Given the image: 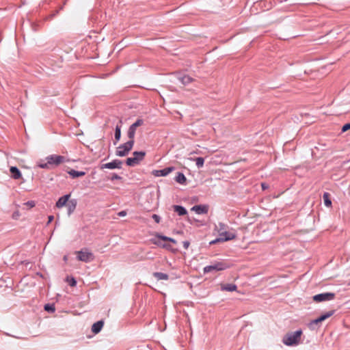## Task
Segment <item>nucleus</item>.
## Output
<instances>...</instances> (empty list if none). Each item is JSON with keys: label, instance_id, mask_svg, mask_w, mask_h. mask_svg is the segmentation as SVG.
Here are the masks:
<instances>
[{"label": "nucleus", "instance_id": "obj_1", "mask_svg": "<svg viewBox=\"0 0 350 350\" xmlns=\"http://www.w3.org/2000/svg\"><path fill=\"white\" fill-rule=\"evenodd\" d=\"M46 162L40 163L38 166L42 169L51 170L66 161V157L62 155L51 154L46 157Z\"/></svg>", "mask_w": 350, "mask_h": 350}, {"label": "nucleus", "instance_id": "obj_2", "mask_svg": "<svg viewBox=\"0 0 350 350\" xmlns=\"http://www.w3.org/2000/svg\"><path fill=\"white\" fill-rule=\"evenodd\" d=\"M302 330L298 329L293 332L287 333L283 338V342L287 346L297 345L300 342Z\"/></svg>", "mask_w": 350, "mask_h": 350}, {"label": "nucleus", "instance_id": "obj_3", "mask_svg": "<svg viewBox=\"0 0 350 350\" xmlns=\"http://www.w3.org/2000/svg\"><path fill=\"white\" fill-rule=\"evenodd\" d=\"M219 237L223 241H228L236 238V234L227 231L228 226L224 223L219 222L217 226Z\"/></svg>", "mask_w": 350, "mask_h": 350}, {"label": "nucleus", "instance_id": "obj_4", "mask_svg": "<svg viewBox=\"0 0 350 350\" xmlns=\"http://www.w3.org/2000/svg\"><path fill=\"white\" fill-rule=\"evenodd\" d=\"M231 267V265L226 261L215 262L213 265L204 267L203 271L207 273L211 271H219L226 270Z\"/></svg>", "mask_w": 350, "mask_h": 350}, {"label": "nucleus", "instance_id": "obj_5", "mask_svg": "<svg viewBox=\"0 0 350 350\" xmlns=\"http://www.w3.org/2000/svg\"><path fill=\"white\" fill-rule=\"evenodd\" d=\"M135 144V140H129L126 143L120 144L117 147L116 150V155L118 157H125L132 150Z\"/></svg>", "mask_w": 350, "mask_h": 350}, {"label": "nucleus", "instance_id": "obj_6", "mask_svg": "<svg viewBox=\"0 0 350 350\" xmlns=\"http://www.w3.org/2000/svg\"><path fill=\"white\" fill-rule=\"evenodd\" d=\"M145 151H135L133 152V157H129L126 160V164L128 166H135L140 163L142 161L146 156Z\"/></svg>", "mask_w": 350, "mask_h": 350}, {"label": "nucleus", "instance_id": "obj_7", "mask_svg": "<svg viewBox=\"0 0 350 350\" xmlns=\"http://www.w3.org/2000/svg\"><path fill=\"white\" fill-rule=\"evenodd\" d=\"M76 254L77 260L84 262H90L94 259V254L88 248H83L80 251L76 252Z\"/></svg>", "mask_w": 350, "mask_h": 350}, {"label": "nucleus", "instance_id": "obj_8", "mask_svg": "<svg viewBox=\"0 0 350 350\" xmlns=\"http://www.w3.org/2000/svg\"><path fill=\"white\" fill-rule=\"evenodd\" d=\"M335 296L334 293L327 292L314 295L312 299L315 302H322L332 300Z\"/></svg>", "mask_w": 350, "mask_h": 350}, {"label": "nucleus", "instance_id": "obj_9", "mask_svg": "<svg viewBox=\"0 0 350 350\" xmlns=\"http://www.w3.org/2000/svg\"><path fill=\"white\" fill-rule=\"evenodd\" d=\"M122 161L119 159H114L111 162L102 164L100 167L101 170L103 169H121Z\"/></svg>", "mask_w": 350, "mask_h": 350}, {"label": "nucleus", "instance_id": "obj_10", "mask_svg": "<svg viewBox=\"0 0 350 350\" xmlns=\"http://www.w3.org/2000/svg\"><path fill=\"white\" fill-rule=\"evenodd\" d=\"M174 170V167H168L162 170H154L152 174L155 176H165Z\"/></svg>", "mask_w": 350, "mask_h": 350}, {"label": "nucleus", "instance_id": "obj_11", "mask_svg": "<svg viewBox=\"0 0 350 350\" xmlns=\"http://www.w3.org/2000/svg\"><path fill=\"white\" fill-rule=\"evenodd\" d=\"M191 211H195L197 214H206L208 211V206L206 204H199L193 206Z\"/></svg>", "mask_w": 350, "mask_h": 350}, {"label": "nucleus", "instance_id": "obj_12", "mask_svg": "<svg viewBox=\"0 0 350 350\" xmlns=\"http://www.w3.org/2000/svg\"><path fill=\"white\" fill-rule=\"evenodd\" d=\"M70 194H66L60 197L56 202V206L57 208H62L66 206L69 201Z\"/></svg>", "mask_w": 350, "mask_h": 350}, {"label": "nucleus", "instance_id": "obj_13", "mask_svg": "<svg viewBox=\"0 0 350 350\" xmlns=\"http://www.w3.org/2000/svg\"><path fill=\"white\" fill-rule=\"evenodd\" d=\"M11 177L14 179H19L21 178L22 174L18 168L16 166H12L10 169Z\"/></svg>", "mask_w": 350, "mask_h": 350}, {"label": "nucleus", "instance_id": "obj_14", "mask_svg": "<svg viewBox=\"0 0 350 350\" xmlns=\"http://www.w3.org/2000/svg\"><path fill=\"white\" fill-rule=\"evenodd\" d=\"M122 122L120 121L119 124H118L115 129L114 137L115 141L113 142V144L116 145L120 139L121 137V125Z\"/></svg>", "mask_w": 350, "mask_h": 350}, {"label": "nucleus", "instance_id": "obj_15", "mask_svg": "<svg viewBox=\"0 0 350 350\" xmlns=\"http://www.w3.org/2000/svg\"><path fill=\"white\" fill-rule=\"evenodd\" d=\"M77 200L75 199H72V200H70L68 202L67 204L66 205L67 206V208H68V215H70L72 214L76 207H77Z\"/></svg>", "mask_w": 350, "mask_h": 350}, {"label": "nucleus", "instance_id": "obj_16", "mask_svg": "<svg viewBox=\"0 0 350 350\" xmlns=\"http://www.w3.org/2000/svg\"><path fill=\"white\" fill-rule=\"evenodd\" d=\"M104 325L103 321L100 320L94 323L92 326V332L94 334H98L100 332Z\"/></svg>", "mask_w": 350, "mask_h": 350}, {"label": "nucleus", "instance_id": "obj_17", "mask_svg": "<svg viewBox=\"0 0 350 350\" xmlns=\"http://www.w3.org/2000/svg\"><path fill=\"white\" fill-rule=\"evenodd\" d=\"M174 211L177 213V214L180 216L185 215L187 214V209L180 205H174L173 206Z\"/></svg>", "mask_w": 350, "mask_h": 350}, {"label": "nucleus", "instance_id": "obj_18", "mask_svg": "<svg viewBox=\"0 0 350 350\" xmlns=\"http://www.w3.org/2000/svg\"><path fill=\"white\" fill-rule=\"evenodd\" d=\"M68 174L72 178H76L80 176H83L85 175V172L84 171H77L75 170H70L68 172Z\"/></svg>", "mask_w": 350, "mask_h": 350}, {"label": "nucleus", "instance_id": "obj_19", "mask_svg": "<svg viewBox=\"0 0 350 350\" xmlns=\"http://www.w3.org/2000/svg\"><path fill=\"white\" fill-rule=\"evenodd\" d=\"M152 275L157 280H167L169 279V275L165 273L154 272Z\"/></svg>", "mask_w": 350, "mask_h": 350}, {"label": "nucleus", "instance_id": "obj_20", "mask_svg": "<svg viewBox=\"0 0 350 350\" xmlns=\"http://www.w3.org/2000/svg\"><path fill=\"white\" fill-rule=\"evenodd\" d=\"M175 180L181 185H185L187 183V178L185 174L182 172L177 173V175L175 177Z\"/></svg>", "mask_w": 350, "mask_h": 350}, {"label": "nucleus", "instance_id": "obj_21", "mask_svg": "<svg viewBox=\"0 0 350 350\" xmlns=\"http://www.w3.org/2000/svg\"><path fill=\"white\" fill-rule=\"evenodd\" d=\"M178 80L183 84V85H187L189 84L193 81V78H191L190 76L184 75L183 76H180L178 77Z\"/></svg>", "mask_w": 350, "mask_h": 350}, {"label": "nucleus", "instance_id": "obj_22", "mask_svg": "<svg viewBox=\"0 0 350 350\" xmlns=\"http://www.w3.org/2000/svg\"><path fill=\"white\" fill-rule=\"evenodd\" d=\"M237 285L234 284H224L221 287V289L222 291H230V292L235 291H237Z\"/></svg>", "mask_w": 350, "mask_h": 350}, {"label": "nucleus", "instance_id": "obj_23", "mask_svg": "<svg viewBox=\"0 0 350 350\" xmlns=\"http://www.w3.org/2000/svg\"><path fill=\"white\" fill-rule=\"evenodd\" d=\"M324 204L327 207L332 206V201L330 200V194L328 192H325L323 196Z\"/></svg>", "mask_w": 350, "mask_h": 350}, {"label": "nucleus", "instance_id": "obj_24", "mask_svg": "<svg viewBox=\"0 0 350 350\" xmlns=\"http://www.w3.org/2000/svg\"><path fill=\"white\" fill-rule=\"evenodd\" d=\"M192 161H195L198 168H201L204 165V159L203 157H197L196 159L191 158Z\"/></svg>", "mask_w": 350, "mask_h": 350}, {"label": "nucleus", "instance_id": "obj_25", "mask_svg": "<svg viewBox=\"0 0 350 350\" xmlns=\"http://www.w3.org/2000/svg\"><path fill=\"white\" fill-rule=\"evenodd\" d=\"M136 129H133L131 126L129 128L127 135L129 140H134Z\"/></svg>", "mask_w": 350, "mask_h": 350}, {"label": "nucleus", "instance_id": "obj_26", "mask_svg": "<svg viewBox=\"0 0 350 350\" xmlns=\"http://www.w3.org/2000/svg\"><path fill=\"white\" fill-rule=\"evenodd\" d=\"M152 243L154 245H157L158 246H161L163 248H165L167 250H171V245H167V244H161V242L158 241H155L154 239H152L151 240Z\"/></svg>", "mask_w": 350, "mask_h": 350}, {"label": "nucleus", "instance_id": "obj_27", "mask_svg": "<svg viewBox=\"0 0 350 350\" xmlns=\"http://www.w3.org/2000/svg\"><path fill=\"white\" fill-rule=\"evenodd\" d=\"M44 310L49 312H54L55 308L54 304H46L44 306Z\"/></svg>", "mask_w": 350, "mask_h": 350}, {"label": "nucleus", "instance_id": "obj_28", "mask_svg": "<svg viewBox=\"0 0 350 350\" xmlns=\"http://www.w3.org/2000/svg\"><path fill=\"white\" fill-rule=\"evenodd\" d=\"M144 124L142 119H137L133 124L131 125V127L136 129L138 126H142Z\"/></svg>", "mask_w": 350, "mask_h": 350}, {"label": "nucleus", "instance_id": "obj_29", "mask_svg": "<svg viewBox=\"0 0 350 350\" xmlns=\"http://www.w3.org/2000/svg\"><path fill=\"white\" fill-rule=\"evenodd\" d=\"M67 282H68L69 285L70 286H75L77 285V280H75V278L73 277H71L70 278H69L68 277L67 278Z\"/></svg>", "mask_w": 350, "mask_h": 350}, {"label": "nucleus", "instance_id": "obj_30", "mask_svg": "<svg viewBox=\"0 0 350 350\" xmlns=\"http://www.w3.org/2000/svg\"><path fill=\"white\" fill-rule=\"evenodd\" d=\"M24 205L28 206L29 208H31L36 206V202L33 200H29L24 203Z\"/></svg>", "mask_w": 350, "mask_h": 350}, {"label": "nucleus", "instance_id": "obj_31", "mask_svg": "<svg viewBox=\"0 0 350 350\" xmlns=\"http://www.w3.org/2000/svg\"><path fill=\"white\" fill-rule=\"evenodd\" d=\"M156 237H157V238H159V239L163 240V241H169V240H170V237H166V236H165V235L160 234H156Z\"/></svg>", "mask_w": 350, "mask_h": 350}, {"label": "nucleus", "instance_id": "obj_32", "mask_svg": "<svg viewBox=\"0 0 350 350\" xmlns=\"http://www.w3.org/2000/svg\"><path fill=\"white\" fill-rule=\"evenodd\" d=\"M321 322H322V321H321V319H319V317H318L317 319H314V320H312V321L310 323V324H309V327L311 328V327H312V326L313 325H316V324H318V323H321Z\"/></svg>", "mask_w": 350, "mask_h": 350}, {"label": "nucleus", "instance_id": "obj_33", "mask_svg": "<svg viewBox=\"0 0 350 350\" xmlns=\"http://www.w3.org/2000/svg\"><path fill=\"white\" fill-rule=\"evenodd\" d=\"M111 181H113L114 180H121L122 177L119 176L118 174L113 173L112 174V176L109 178Z\"/></svg>", "mask_w": 350, "mask_h": 350}, {"label": "nucleus", "instance_id": "obj_34", "mask_svg": "<svg viewBox=\"0 0 350 350\" xmlns=\"http://www.w3.org/2000/svg\"><path fill=\"white\" fill-rule=\"evenodd\" d=\"M348 130H350V123L344 124L341 129L342 132L343 133L347 131Z\"/></svg>", "mask_w": 350, "mask_h": 350}, {"label": "nucleus", "instance_id": "obj_35", "mask_svg": "<svg viewBox=\"0 0 350 350\" xmlns=\"http://www.w3.org/2000/svg\"><path fill=\"white\" fill-rule=\"evenodd\" d=\"M152 218L154 220V221L157 223V224H159L161 221V217L159 215H157V214H153L152 215Z\"/></svg>", "mask_w": 350, "mask_h": 350}, {"label": "nucleus", "instance_id": "obj_36", "mask_svg": "<svg viewBox=\"0 0 350 350\" xmlns=\"http://www.w3.org/2000/svg\"><path fill=\"white\" fill-rule=\"evenodd\" d=\"M335 312V310H330V311H328L325 313H324V314L325 315V318L326 319H328L329 317H332Z\"/></svg>", "mask_w": 350, "mask_h": 350}, {"label": "nucleus", "instance_id": "obj_37", "mask_svg": "<svg viewBox=\"0 0 350 350\" xmlns=\"http://www.w3.org/2000/svg\"><path fill=\"white\" fill-rule=\"evenodd\" d=\"M219 242H224L223 241H221V240L220 239V237H219L218 238H217V239H214V240L211 241L210 242V244H211V245H213V244H215V243H219Z\"/></svg>", "mask_w": 350, "mask_h": 350}, {"label": "nucleus", "instance_id": "obj_38", "mask_svg": "<svg viewBox=\"0 0 350 350\" xmlns=\"http://www.w3.org/2000/svg\"><path fill=\"white\" fill-rule=\"evenodd\" d=\"M183 247L185 249V250H187L189 245H190V242L189 241H185L183 242Z\"/></svg>", "mask_w": 350, "mask_h": 350}, {"label": "nucleus", "instance_id": "obj_39", "mask_svg": "<svg viewBox=\"0 0 350 350\" xmlns=\"http://www.w3.org/2000/svg\"><path fill=\"white\" fill-rule=\"evenodd\" d=\"M54 219V216L53 215H49L48 217V221H47V224L46 225H49L50 223H51Z\"/></svg>", "mask_w": 350, "mask_h": 350}, {"label": "nucleus", "instance_id": "obj_40", "mask_svg": "<svg viewBox=\"0 0 350 350\" xmlns=\"http://www.w3.org/2000/svg\"><path fill=\"white\" fill-rule=\"evenodd\" d=\"M118 215L120 217H124L126 215V212L125 211H122L119 212Z\"/></svg>", "mask_w": 350, "mask_h": 350}, {"label": "nucleus", "instance_id": "obj_41", "mask_svg": "<svg viewBox=\"0 0 350 350\" xmlns=\"http://www.w3.org/2000/svg\"><path fill=\"white\" fill-rule=\"evenodd\" d=\"M261 187H262V189L263 190H265V189H267V188H268V185H267L266 183H262L261 184Z\"/></svg>", "mask_w": 350, "mask_h": 350}, {"label": "nucleus", "instance_id": "obj_42", "mask_svg": "<svg viewBox=\"0 0 350 350\" xmlns=\"http://www.w3.org/2000/svg\"><path fill=\"white\" fill-rule=\"evenodd\" d=\"M319 319H321V321H325V319H327L325 318V315L324 314H321V315L319 317Z\"/></svg>", "mask_w": 350, "mask_h": 350}, {"label": "nucleus", "instance_id": "obj_43", "mask_svg": "<svg viewBox=\"0 0 350 350\" xmlns=\"http://www.w3.org/2000/svg\"><path fill=\"white\" fill-rule=\"evenodd\" d=\"M169 241L171 243H176V241L174 239L171 238V237H170Z\"/></svg>", "mask_w": 350, "mask_h": 350}, {"label": "nucleus", "instance_id": "obj_44", "mask_svg": "<svg viewBox=\"0 0 350 350\" xmlns=\"http://www.w3.org/2000/svg\"><path fill=\"white\" fill-rule=\"evenodd\" d=\"M57 13H58V11H56L55 13H53L51 15H50V16H49L50 18H53Z\"/></svg>", "mask_w": 350, "mask_h": 350}, {"label": "nucleus", "instance_id": "obj_45", "mask_svg": "<svg viewBox=\"0 0 350 350\" xmlns=\"http://www.w3.org/2000/svg\"><path fill=\"white\" fill-rule=\"evenodd\" d=\"M63 260L64 262H67L68 260V256L65 255L64 257H63Z\"/></svg>", "mask_w": 350, "mask_h": 350}]
</instances>
